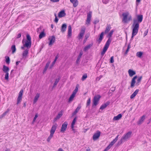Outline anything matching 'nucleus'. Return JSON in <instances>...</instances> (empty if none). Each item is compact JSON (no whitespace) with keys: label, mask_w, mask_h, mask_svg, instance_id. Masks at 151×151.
<instances>
[{"label":"nucleus","mask_w":151,"mask_h":151,"mask_svg":"<svg viewBox=\"0 0 151 151\" xmlns=\"http://www.w3.org/2000/svg\"><path fill=\"white\" fill-rule=\"evenodd\" d=\"M143 17L142 15H138L137 16V20L136 19H133V23L132 25L133 29L132 39L133 37L138 33L139 27V23L142 21Z\"/></svg>","instance_id":"f257e3e1"},{"label":"nucleus","mask_w":151,"mask_h":151,"mask_svg":"<svg viewBox=\"0 0 151 151\" xmlns=\"http://www.w3.org/2000/svg\"><path fill=\"white\" fill-rule=\"evenodd\" d=\"M122 15L123 17L122 21L124 23H127L132 20V16L129 15V13L128 12L123 13Z\"/></svg>","instance_id":"f03ea898"},{"label":"nucleus","mask_w":151,"mask_h":151,"mask_svg":"<svg viewBox=\"0 0 151 151\" xmlns=\"http://www.w3.org/2000/svg\"><path fill=\"white\" fill-rule=\"evenodd\" d=\"M132 134V132H129L127 133L121 138L120 140L118 142V144L119 145L121 144L123 142H124L128 139L130 137Z\"/></svg>","instance_id":"7ed1b4c3"},{"label":"nucleus","mask_w":151,"mask_h":151,"mask_svg":"<svg viewBox=\"0 0 151 151\" xmlns=\"http://www.w3.org/2000/svg\"><path fill=\"white\" fill-rule=\"evenodd\" d=\"M100 98L101 96L99 95L94 96L93 100V106H96L98 104Z\"/></svg>","instance_id":"20e7f679"},{"label":"nucleus","mask_w":151,"mask_h":151,"mask_svg":"<svg viewBox=\"0 0 151 151\" xmlns=\"http://www.w3.org/2000/svg\"><path fill=\"white\" fill-rule=\"evenodd\" d=\"M85 30L86 28L85 27H81L80 32L78 36V38L79 40L82 38L85 33Z\"/></svg>","instance_id":"39448f33"},{"label":"nucleus","mask_w":151,"mask_h":151,"mask_svg":"<svg viewBox=\"0 0 151 151\" xmlns=\"http://www.w3.org/2000/svg\"><path fill=\"white\" fill-rule=\"evenodd\" d=\"M23 92V90L22 89L20 90L19 93V95L17 99V104H19L22 101Z\"/></svg>","instance_id":"423d86ee"},{"label":"nucleus","mask_w":151,"mask_h":151,"mask_svg":"<svg viewBox=\"0 0 151 151\" xmlns=\"http://www.w3.org/2000/svg\"><path fill=\"white\" fill-rule=\"evenodd\" d=\"M48 40L49 41V46H51L53 44L55 41V37L54 36L50 37L48 38Z\"/></svg>","instance_id":"0eeeda50"},{"label":"nucleus","mask_w":151,"mask_h":151,"mask_svg":"<svg viewBox=\"0 0 151 151\" xmlns=\"http://www.w3.org/2000/svg\"><path fill=\"white\" fill-rule=\"evenodd\" d=\"M92 12H89L87 14V19L86 21V24H88L90 23L91 18V17Z\"/></svg>","instance_id":"6e6552de"},{"label":"nucleus","mask_w":151,"mask_h":151,"mask_svg":"<svg viewBox=\"0 0 151 151\" xmlns=\"http://www.w3.org/2000/svg\"><path fill=\"white\" fill-rule=\"evenodd\" d=\"M67 122H65L62 126L60 129L61 132H65L67 128Z\"/></svg>","instance_id":"1a4fd4ad"},{"label":"nucleus","mask_w":151,"mask_h":151,"mask_svg":"<svg viewBox=\"0 0 151 151\" xmlns=\"http://www.w3.org/2000/svg\"><path fill=\"white\" fill-rule=\"evenodd\" d=\"M22 43L23 44V46L27 48V49L29 50L32 44L31 42L26 41L25 43L24 44V42L23 41Z\"/></svg>","instance_id":"9d476101"},{"label":"nucleus","mask_w":151,"mask_h":151,"mask_svg":"<svg viewBox=\"0 0 151 151\" xmlns=\"http://www.w3.org/2000/svg\"><path fill=\"white\" fill-rule=\"evenodd\" d=\"M101 133L100 131H98L93 135V139L94 140H96L98 139Z\"/></svg>","instance_id":"9b49d317"},{"label":"nucleus","mask_w":151,"mask_h":151,"mask_svg":"<svg viewBox=\"0 0 151 151\" xmlns=\"http://www.w3.org/2000/svg\"><path fill=\"white\" fill-rule=\"evenodd\" d=\"M57 127V125L56 124L53 125L50 131V133L54 134L56 129Z\"/></svg>","instance_id":"f8f14e48"},{"label":"nucleus","mask_w":151,"mask_h":151,"mask_svg":"<svg viewBox=\"0 0 151 151\" xmlns=\"http://www.w3.org/2000/svg\"><path fill=\"white\" fill-rule=\"evenodd\" d=\"M29 50L28 49H26L25 50H24L22 53V57L23 58H26L27 57V55L28 53V51Z\"/></svg>","instance_id":"ddd939ff"},{"label":"nucleus","mask_w":151,"mask_h":151,"mask_svg":"<svg viewBox=\"0 0 151 151\" xmlns=\"http://www.w3.org/2000/svg\"><path fill=\"white\" fill-rule=\"evenodd\" d=\"M137 78V76H135L132 79L131 84V87L133 88L134 86L135 83V79Z\"/></svg>","instance_id":"4468645a"},{"label":"nucleus","mask_w":151,"mask_h":151,"mask_svg":"<svg viewBox=\"0 0 151 151\" xmlns=\"http://www.w3.org/2000/svg\"><path fill=\"white\" fill-rule=\"evenodd\" d=\"M145 119V115L142 116L137 122V124L138 125L141 124L144 121Z\"/></svg>","instance_id":"2eb2a0df"},{"label":"nucleus","mask_w":151,"mask_h":151,"mask_svg":"<svg viewBox=\"0 0 151 151\" xmlns=\"http://www.w3.org/2000/svg\"><path fill=\"white\" fill-rule=\"evenodd\" d=\"M110 102L109 101H107L106 103L104 104H102L100 108V109L102 110H103L105 109L109 104Z\"/></svg>","instance_id":"dca6fc26"},{"label":"nucleus","mask_w":151,"mask_h":151,"mask_svg":"<svg viewBox=\"0 0 151 151\" xmlns=\"http://www.w3.org/2000/svg\"><path fill=\"white\" fill-rule=\"evenodd\" d=\"M70 2L73 4V6L76 7L78 5V1L77 0H70Z\"/></svg>","instance_id":"f3484780"},{"label":"nucleus","mask_w":151,"mask_h":151,"mask_svg":"<svg viewBox=\"0 0 151 151\" xmlns=\"http://www.w3.org/2000/svg\"><path fill=\"white\" fill-rule=\"evenodd\" d=\"M66 15V14L64 10H62L60 11L58 14V17L59 18H61L65 17Z\"/></svg>","instance_id":"a211bd4d"},{"label":"nucleus","mask_w":151,"mask_h":151,"mask_svg":"<svg viewBox=\"0 0 151 151\" xmlns=\"http://www.w3.org/2000/svg\"><path fill=\"white\" fill-rule=\"evenodd\" d=\"M122 117V115L121 114H119L117 116L114 117L113 120L114 121L118 120L120 119Z\"/></svg>","instance_id":"6ab92c4d"},{"label":"nucleus","mask_w":151,"mask_h":151,"mask_svg":"<svg viewBox=\"0 0 151 151\" xmlns=\"http://www.w3.org/2000/svg\"><path fill=\"white\" fill-rule=\"evenodd\" d=\"M119 136V135H118L115 138V139H114L112 141H111L109 145L111 147L118 140Z\"/></svg>","instance_id":"aec40b11"},{"label":"nucleus","mask_w":151,"mask_h":151,"mask_svg":"<svg viewBox=\"0 0 151 151\" xmlns=\"http://www.w3.org/2000/svg\"><path fill=\"white\" fill-rule=\"evenodd\" d=\"M139 90L138 89L136 90L135 91L131 96L130 98L131 99H132L134 98L135 96L139 92Z\"/></svg>","instance_id":"412c9836"},{"label":"nucleus","mask_w":151,"mask_h":151,"mask_svg":"<svg viewBox=\"0 0 151 151\" xmlns=\"http://www.w3.org/2000/svg\"><path fill=\"white\" fill-rule=\"evenodd\" d=\"M40 93H37L36 94V95L35 97L34 98V100H33V103L35 104L36 103L37 101L38 100V98L40 97Z\"/></svg>","instance_id":"4be33fe9"},{"label":"nucleus","mask_w":151,"mask_h":151,"mask_svg":"<svg viewBox=\"0 0 151 151\" xmlns=\"http://www.w3.org/2000/svg\"><path fill=\"white\" fill-rule=\"evenodd\" d=\"M104 34V32H102L100 34L98 40L97 41L99 42V43L101 42L103 39V35Z\"/></svg>","instance_id":"5701e85b"},{"label":"nucleus","mask_w":151,"mask_h":151,"mask_svg":"<svg viewBox=\"0 0 151 151\" xmlns=\"http://www.w3.org/2000/svg\"><path fill=\"white\" fill-rule=\"evenodd\" d=\"M111 41V40L110 38H109L107 41L106 43L105 44V45L104 46V47H106L107 48H108L109 46Z\"/></svg>","instance_id":"b1692460"},{"label":"nucleus","mask_w":151,"mask_h":151,"mask_svg":"<svg viewBox=\"0 0 151 151\" xmlns=\"http://www.w3.org/2000/svg\"><path fill=\"white\" fill-rule=\"evenodd\" d=\"M129 75L130 77H132L136 74L135 71L131 69H129L128 71Z\"/></svg>","instance_id":"393cba45"},{"label":"nucleus","mask_w":151,"mask_h":151,"mask_svg":"<svg viewBox=\"0 0 151 151\" xmlns=\"http://www.w3.org/2000/svg\"><path fill=\"white\" fill-rule=\"evenodd\" d=\"M62 113L61 111H60V112H59L58 115L56 116V117L54 118V121H55L57 119H59L62 116Z\"/></svg>","instance_id":"a878e982"},{"label":"nucleus","mask_w":151,"mask_h":151,"mask_svg":"<svg viewBox=\"0 0 151 151\" xmlns=\"http://www.w3.org/2000/svg\"><path fill=\"white\" fill-rule=\"evenodd\" d=\"M66 27L67 25L66 24H63L61 26V31L63 32L65 31Z\"/></svg>","instance_id":"bb28decb"},{"label":"nucleus","mask_w":151,"mask_h":151,"mask_svg":"<svg viewBox=\"0 0 151 151\" xmlns=\"http://www.w3.org/2000/svg\"><path fill=\"white\" fill-rule=\"evenodd\" d=\"M2 70L5 73H8L9 71V68L8 67L4 65L3 67Z\"/></svg>","instance_id":"cd10ccee"},{"label":"nucleus","mask_w":151,"mask_h":151,"mask_svg":"<svg viewBox=\"0 0 151 151\" xmlns=\"http://www.w3.org/2000/svg\"><path fill=\"white\" fill-rule=\"evenodd\" d=\"M93 44L92 43L89 44L85 47L84 48V50L85 51H86L89 49L93 45Z\"/></svg>","instance_id":"c85d7f7f"},{"label":"nucleus","mask_w":151,"mask_h":151,"mask_svg":"<svg viewBox=\"0 0 151 151\" xmlns=\"http://www.w3.org/2000/svg\"><path fill=\"white\" fill-rule=\"evenodd\" d=\"M81 108V106L80 105H79L78 106L76 109L75 110V111L73 113V115H74L76 114L77 113V112Z\"/></svg>","instance_id":"c756f323"},{"label":"nucleus","mask_w":151,"mask_h":151,"mask_svg":"<svg viewBox=\"0 0 151 151\" xmlns=\"http://www.w3.org/2000/svg\"><path fill=\"white\" fill-rule=\"evenodd\" d=\"M76 117H75L73 119L71 124V127L73 130H74V125L76 121Z\"/></svg>","instance_id":"7c9ffc66"},{"label":"nucleus","mask_w":151,"mask_h":151,"mask_svg":"<svg viewBox=\"0 0 151 151\" xmlns=\"http://www.w3.org/2000/svg\"><path fill=\"white\" fill-rule=\"evenodd\" d=\"M142 78V76H141L138 77V78L137 80V82L135 84V85L136 86H138L139 85V83L141 82Z\"/></svg>","instance_id":"2f4dec72"},{"label":"nucleus","mask_w":151,"mask_h":151,"mask_svg":"<svg viewBox=\"0 0 151 151\" xmlns=\"http://www.w3.org/2000/svg\"><path fill=\"white\" fill-rule=\"evenodd\" d=\"M72 33V29L70 25H69L68 26V36H70L71 35Z\"/></svg>","instance_id":"473e14b6"},{"label":"nucleus","mask_w":151,"mask_h":151,"mask_svg":"<svg viewBox=\"0 0 151 151\" xmlns=\"http://www.w3.org/2000/svg\"><path fill=\"white\" fill-rule=\"evenodd\" d=\"M45 35H46V34L44 32V31H43L41 32L40 33V34L39 35V38L40 39H41L42 38L45 37Z\"/></svg>","instance_id":"72a5a7b5"},{"label":"nucleus","mask_w":151,"mask_h":151,"mask_svg":"<svg viewBox=\"0 0 151 151\" xmlns=\"http://www.w3.org/2000/svg\"><path fill=\"white\" fill-rule=\"evenodd\" d=\"M11 50H12V54H14L16 52V48L15 45H12L11 47Z\"/></svg>","instance_id":"f704fd0d"},{"label":"nucleus","mask_w":151,"mask_h":151,"mask_svg":"<svg viewBox=\"0 0 151 151\" xmlns=\"http://www.w3.org/2000/svg\"><path fill=\"white\" fill-rule=\"evenodd\" d=\"M60 78V76H58V78H57L55 80L54 83L53 87L57 85V84L59 82Z\"/></svg>","instance_id":"c9c22d12"},{"label":"nucleus","mask_w":151,"mask_h":151,"mask_svg":"<svg viewBox=\"0 0 151 151\" xmlns=\"http://www.w3.org/2000/svg\"><path fill=\"white\" fill-rule=\"evenodd\" d=\"M111 29V26L110 25H108L104 33L107 34L109 31L110 29Z\"/></svg>","instance_id":"e433bc0d"},{"label":"nucleus","mask_w":151,"mask_h":151,"mask_svg":"<svg viewBox=\"0 0 151 151\" xmlns=\"http://www.w3.org/2000/svg\"><path fill=\"white\" fill-rule=\"evenodd\" d=\"M143 55V52H138L136 53V56L140 58H141Z\"/></svg>","instance_id":"4c0bfd02"},{"label":"nucleus","mask_w":151,"mask_h":151,"mask_svg":"<svg viewBox=\"0 0 151 151\" xmlns=\"http://www.w3.org/2000/svg\"><path fill=\"white\" fill-rule=\"evenodd\" d=\"M108 48L106 47H104V48H103V50L101 52V55H102V56H103L104 55V54L105 53L106 51V50H107Z\"/></svg>","instance_id":"58836bf2"},{"label":"nucleus","mask_w":151,"mask_h":151,"mask_svg":"<svg viewBox=\"0 0 151 151\" xmlns=\"http://www.w3.org/2000/svg\"><path fill=\"white\" fill-rule=\"evenodd\" d=\"M50 63V62H48L47 63L43 71L44 72H45L47 69V68H48L49 66Z\"/></svg>","instance_id":"ea45409f"},{"label":"nucleus","mask_w":151,"mask_h":151,"mask_svg":"<svg viewBox=\"0 0 151 151\" xmlns=\"http://www.w3.org/2000/svg\"><path fill=\"white\" fill-rule=\"evenodd\" d=\"M78 85H77L75 90H74V91H73V93L75 95L76 94V93L77 92L78 90Z\"/></svg>","instance_id":"a19ab883"},{"label":"nucleus","mask_w":151,"mask_h":151,"mask_svg":"<svg viewBox=\"0 0 151 151\" xmlns=\"http://www.w3.org/2000/svg\"><path fill=\"white\" fill-rule=\"evenodd\" d=\"M75 94L72 93V94L70 96L69 99V101H71L73 100V98L74 97Z\"/></svg>","instance_id":"79ce46f5"},{"label":"nucleus","mask_w":151,"mask_h":151,"mask_svg":"<svg viewBox=\"0 0 151 151\" xmlns=\"http://www.w3.org/2000/svg\"><path fill=\"white\" fill-rule=\"evenodd\" d=\"M53 134H51V133H50V136H49V137H48L47 139V141L48 142H50L51 139L53 137Z\"/></svg>","instance_id":"37998d69"},{"label":"nucleus","mask_w":151,"mask_h":151,"mask_svg":"<svg viewBox=\"0 0 151 151\" xmlns=\"http://www.w3.org/2000/svg\"><path fill=\"white\" fill-rule=\"evenodd\" d=\"M87 77V75L85 73L84 75H83L82 77L81 78V80L82 81H84Z\"/></svg>","instance_id":"c03bdc74"},{"label":"nucleus","mask_w":151,"mask_h":151,"mask_svg":"<svg viewBox=\"0 0 151 151\" xmlns=\"http://www.w3.org/2000/svg\"><path fill=\"white\" fill-rule=\"evenodd\" d=\"M5 58L6 62L7 64H9L10 63V59L9 57L8 56H6L5 57Z\"/></svg>","instance_id":"a18cd8bd"},{"label":"nucleus","mask_w":151,"mask_h":151,"mask_svg":"<svg viewBox=\"0 0 151 151\" xmlns=\"http://www.w3.org/2000/svg\"><path fill=\"white\" fill-rule=\"evenodd\" d=\"M91 98H89L87 101L86 103V107L88 106H90V103H91Z\"/></svg>","instance_id":"49530a36"},{"label":"nucleus","mask_w":151,"mask_h":151,"mask_svg":"<svg viewBox=\"0 0 151 151\" xmlns=\"http://www.w3.org/2000/svg\"><path fill=\"white\" fill-rule=\"evenodd\" d=\"M27 40L26 41L31 42V38L30 36L29 35H27Z\"/></svg>","instance_id":"de8ad7c7"},{"label":"nucleus","mask_w":151,"mask_h":151,"mask_svg":"<svg viewBox=\"0 0 151 151\" xmlns=\"http://www.w3.org/2000/svg\"><path fill=\"white\" fill-rule=\"evenodd\" d=\"M114 32V31L113 30H111L110 32L109 33L108 35V37H109V38H110V37H111L112 35L113 34V32Z\"/></svg>","instance_id":"09e8293b"},{"label":"nucleus","mask_w":151,"mask_h":151,"mask_svg":"<svg viewBox=\"0 0 151 151\" xmlns=\"http://www.w3.org/2000/svg\"><path fill=\"white\" fill-rule=\"evenodd\" d=\"M83 53L82 52H80L79 55L78 57L76 62L78 61L81 58V57Z\"/></svg>","instance_id":"8fccbe9b"},{"label":"nucleus","mask_w":151,"mask_h":151,"mask_svg":"<svg viewBox=\"0 0 151 151\" xmlns=\"http://www.w3.org/2000/svg\"><path fill=\"white\" fill-rule=\"evenodd\" d=\"M130 44H129L128 45V47H127V49L125 52V54H127V53H128V52L129 51V49H130Z\"/></svg>","instance_id":"3c124183"},{"label":"nucleus","mask_w":151,"mask_h":151,"mask_svg":"<svg viewBox=\"0 0 151 151\" xmlns=\"http://www.w3.org/2000/svg\"><path fill=\"white\" fill-rule=\"evenodd\" d=\"M6 74L5 75V78L6 80H8L9 79V73H5Z\"/></svg>","instance_id":"603ef678"},{"label":"nucleus","mask_w":151,"mask_h":151,"mask_svg":"<svg viewBox=\"0 0 151 151\" xmlns=\"http://www.w3.org/2000/svg\"><path fill=\"white\" fill-rule=\"evenodd\" d=\"M111 147L109 145L103 151H107L111 148Z\"/></svg>","instance_id":"864d4df0"},{"label":"nucleus","mask_w":151,"mask_h":151,"mask_svg":"<svg viewBox=\"0 0 151 151\" xmlns=\"http://www.w3.org/2000/svg\"><path fill=\"white\" fill-rule=\"evenodd\" d=\"M58 58V57L57 56L55 57V58L54 61H53V62L52 63V65H53L55 64V62H56Z\"/></svg>","instance_id":"5fc2aeb1"},{"label":"nucleus","mask_w":151,"mask_h":151,"mask_svg":"<svg viewBox=\"0 0 151 151\" xmlns=\"http://www.w3.org/2000/svg\"><path fill=\"white\" fill-rule=\"evenodd\" d=\"M114 56H112L111 58H110V63H113L114 62Z\"/></svg>","instance_id":"6e6d98bb"},{"label":"nucleus","mask_w":151,"mask_h":151,"mask_svg":"<svg viewBox=\"0 0 151 151\" xmlns=\"http://www.w3.org/2000/svg\"><path fill=\"white\" fill-rule=\"evenodd\" d=\"M103 77L102 75H101L99 77H98L96 78V80L98 81H99V80Z\"/></svg>","instance_id":"4d7b16f0"},{"label":"nucleus","mask_w":151,"mask_h":151,"mask_svg":"<svg viewBox=\"0 0 151 151\" xmlns=\"http://www.w3.org/2000/svg\"><path fill=\"white\" fill-rule=\"evenodd\" d=\"M37 117H38V116H37V114H36L35 116V117L34 118V119H33V123L35 122V121L36 120V119L37 118Z\"/></svg>","instance_id":"13d9d810"},{"label":"nucleus","mask_w":151,"mask_h":151,"mask_svg":"<svg viewBox=\"0 0 151 151\" xmlns=\"http://www.w3.org/2000/svg\"><path fill=\"white\" fill-rule=\"evenodd\" d=\"M89 37V34H86L85 37V38L87 39Z\"/></svg>","instance_id":"bf43d9fd"},{"label":"nucleus","mask_w":151,"mask_h":151,"mask_svg":"<svg viewBox=\"0 0 151 151\" xmlns=\"http://www.w3.org/2000/svg\"><path fill=\"white\" fill-rule=\"evenodd\" d=\"M60 0H50V1L52 2H58Z\"/></svg>","instance_id":"052dcab7"},{"label":"nucleus","mask_w":151,"mask_h":151,"mask_svg":"<svg viewBox=\"0 0 151 151\" xmlns=\"http://www.w3.org/2000/svg\"><path fill=\"white\" fill-rule=\"evenodd\" d=\"M58 18H57V17H55V22L57 23L58 22Z\"/></svg>","instance_id":"680f3d73"},{"label":"nucleus","mask_w":151,"mask_h":151,"mask_svg":"<svg viewBox=\"0 0 151 151\" xmlns=\"http://www.w3.org/2000/svg\"><path fill=\"white\" fill-rule=\"evenodd\" d=\"M99 22V20H96L93 23L95 24H96L97 23H98Z\"/></svg>","instance_id":"e2e57ef3"},{"label":"nucleus","mask_w":151,"mask_h":151,"mask_svg":"<svg viewBox=\"0 0 151 151\" xmlns=\"http://www.w3.org/2000/svg\"><path fill=\"white\" fill-rule=\"evenodd\" d=\"M21 36V33L19 34L17 36V38H20Z\"/></svg>","instance_id":"0e129e2a"},{"label":"nucleus","mask_w":151,"mask_h":151,"mask_svg":"<svg viewBox=\"0 0 151 151\" xmlns=\"http://www.w3.org/2000/svg\"><path fill=\"white\" fill-rule=\"evenodd\" d=\"M58 151H64L61 148H60L58 150Z\"/></svg>","instance_id":"69168bd1"},{"label":"nucleus","mask_w":151,"mask_h":151,"mask_svg":"<svg viewBox=\"0 0 151 151\" xmlns=\"http://www.w3.org/2000/svg\"><path fill=\"white\" fill-rule=\"evenodd\" d=\"M20 63V61H17L16 62V65H17L19 63Z\"/></svg>","instance_id":"338daca9"},{"label":"nucleus","mask_w":151,"mask_h":151,"mask_svg":"<svg viewBox=\"0 0 151 151\" xmlns=\"http://www.w3.org/2000/svg\"><path fill=\"white\" fill-rule=\"evenodd\" d=\"M6 112H5V113H3V114L2 115V116L3 117V116H5L6 115Z\"/></svg>","instance_id":"774afa93"}]
</instances>
